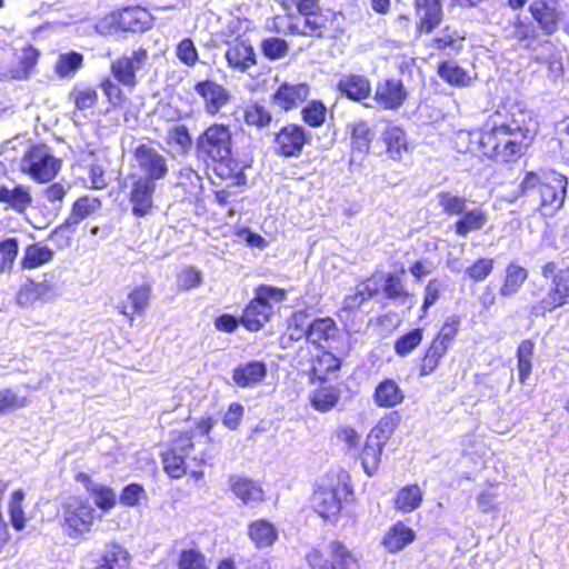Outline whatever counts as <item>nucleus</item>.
Segmentation results:
<instances>
[{"label":"nucleus","instance_id":"nucleus-1","mask_svg":"<svg viewBox=\"0 0 569 569\" xmlns=\"http://www.w3.org/2000/svg\"><path fill=\"white\" fill-rule=\"evenodd\" d=\"M526 116L511 113L503 120L492 119L486 124L483 133H476L478 147L482 156L496 163L516 162L531 146L535 132L526 122Z\"/></svg>","mask_w":569,"mask_h":569},{"label":"nucleus","instance_id":"nucleus-2","mask_svg":"<svg viewBox=\"0 0 569 569\" xmlns=\"http://www.w3.org/2000/svg\"><path fill=\"white\" fill-rule=\"evenodd\" d=\"M233 139L229 126L210 124L196 139L194 156L222 179H232L231 186H246L247 176L233 158Z\"/></svg>","mask_w":569,"mask_h":569},{"label":"nucleus","instance_id":"nucleus-3","mask_svg":"<svg viewBox=\"0 0 569 569\" xmlns=\"http://www.w3.org/2000/svg\"><path fill=\"white\" fill-rule=\"evenodd\" d=\"M567 184V177L553 170L527 171L508 201L525 197L541 216L553 217L563 206Z\"/></svg>","mask_w":569,"mask_h":569},{"label":"nucleus","instance_id":"nucleus-4","mask_svg":"<svg viewBox=\"0 0 569 569\" xmlns=\"http://www.w3.org/2000/svg\"><path fill=\"white\" fill-rule=\"evenodd\" d=\"M132 168L137 178L156 182L166 178L169 172L166 156L151 142L136 147L132 157Z\"/></svg>","mask_w":569,"mask_h":569},{"label":"nucleus","instance_id":"nucleus-5","mask_svg":"<svg viewBox=\"0 0 569 569\" xmlns=\"http://www.w3.org/2000/svg\"><path fill=\"white\" fill-rule=\"evenodd\" d=\"M22 171L40 182L50 181L60 169V161L54 158L44 144L32 147L21 160Z\"/></svg>","mask_w":569,"mask_h":569},{"label":"nucleus","instance_id":"nucleus-6","mask_svg":"<svg viewBox=\"0 0 569 569\" xmlns=\"http://www.w3.org/2000/svg\"><path fill=\"white\" fill-rule=\"evenodd\" d=\"M311 140L309 130L300 124L289 123L274 134V151L283 158H299L305 146L311 144Z\"/></svg>","mask_w":569,"mask_h":569},{"label":"nucleus","instance_id":"nucleus-7","mask_svg":"<svg viewBox=\"0 0 569 569\" xmlns=\"http://www.w3.org/2000/svg\"><path fill=\"white\" fill-rule=\"evenodd\" d=\"M565 305H569V267L558 270L553 276L547 295L531 307V315L543 317Z\"/></svg>","mask_w":569,"mask_h":569},{"label":"nucleus","instance_id":"nucleus-8","mask_svg":"<svg viewBox=\"0 0 569 569\" xmlns=\"http://www.w3.org/2000/svg\"><path fill=\"white\" fill-rule=\"evenodd\" d=\"M94 519V508L88 501L72 500L63 510V527L70 538L89 532Z\"/></svg>","mask_w":569,"mask_h":569},{"label":"nucleus","instance_id":"nucleus-9","mask_svg":"<svg viewBox=\"0 0 569 569\" xmlns=\"http://www.w3.org/2000/svg\"><path fill=\"white\" fill-rule=\"evenodd\" d=\"M415 39L431 34L443 21L442 0H413Z\"/></svg>","mask_w":569,"mask_h":569},{"label":"nucleus","instance_id":"nucleus-10","mask_svg":"<svg viewBox=\"0 0 569 569\" xmlns=\"http://www.w3.org/2000/svg\"><path fill=\"white\" fill-rule=\"evenodd\" d=\"M147 61L148 51L139 47L111 63L112 76L123 86L134 87L137 84L136 73L146 68Z\"/></svg>","mask_w":569,"mask_h":569},{"label":"nucleus","instance_id":"nucleus-11","mask_svg":"<svg viewBox=\"0 0 569 569\" xmlns=\"http://www.w3.org/2000/svg\"><path fill=\"white\" fill-rule=\"evenodd\" d=\"M56 295L53 276L44 273L41 281L28 279L17 293V302L21 307H29L38 300L49 301Z\"/></svg>","mask_w":569,"mask_h":569},{"label":"nucleus","instance_id":"nucleus-12","mask_svg":"<svg viewBox=\"0 0 569 569\" xmlns=\"http://www.w3.org/2000/svg\"><path fill=\"white\" fill-rule=\"evenodd\" d=\"M132 186L130 191V203L132 204V214L142 218L151 212L153 207V194L156 182L131 176Z\"/></svg>","mask_w":569,"mask_h":569},{"label":"nucleus","instance_id":"nucleus-13","mask_svg":"<svg viewBox=\"0 0 569 569\" xmlns=\"http://www.w3.org/2000/svg\"><path fill=\"white\" fill-rule=\"evenodd\" d=\"M0 203L4 209L23 213L32 204L30 187L11 182L0 186Z\"/></svg>","mask_w":569,"mask_h":569},{"label":"nucleus","instance_id":"nucleus-14","mask_svg":"<svg viewBox=\"0 0 569 569\" xmlns=\"http://www.w3.org/2000/svg\"><path fill=\"white\" fill-rule=\"evenodd\" d=\"M407 98V91L400 80L389 79L378 82L375 91V100L386 110H396L402 106Z\"/></svg>","mask_w":569,"mask_h":569},{"label":"nucleus","instance_id":"nucleus-15","mask_svg":"<svg viewBox=\"0 0 569 569\" xmlns=\"http://www.w3.org/2000/svg\"><path fill=\"white\" fill-rule=\"evenodd\" d=\"M194 90L202 98L204 109L209 114L218 113L230 99L229 92L221 84L211 80L198 82Z\"/></svg>","mask_w":569,"mask_h":569},{"label":"nucleus","instance_id":"nucleus-16","mask_svg":"<svg viewBox=\"0 0 569 569\" xmlns=\"http://www.w3.org/2000/svg\"><path fill=\"white\" fill-rule=\"evenodd\" d=\"M273 316V305L266 303L253 298L244 308L240 318V323L250 331H258L264 326V323L269 322Z\"/></svg>","mask_w":569,"mask_h":569},{"label":"nucleus","instance_id":"nucleus-17","mask_svg":"<svg viewBox=\"0 0 569 569\" xmlns=\"http://www.w3.org/2000/svg\"><path fill=\"white\" fill-rule=\"evenodd\" d=\"M100 199L83 196L72 204L71 212L68 218L57 227L54 236L60 234L67 228H76L82 220L90 217L101 208Z\"/></svg>","mask_w":569,"mask_h":569},{"label":"nucleus","instance_id":"nucleus-18","mask_svg":"<svg viewBox=\"0 0 569 569\" xmlns=\"http://www.w3.org/2000/svg\"><path fill=\"white\" fill-rule=\"evenodd\" d=\"M338 91L346 98L362 102L371 94V83L362 74H343L337 83Z\"/></svg>","mask_w":569,"mask_h":569},{"label":"nucleus","instance_id":"nucleus-19","mask_svg":"<svg viewBox=\"0 0 569 569\" xmlns=\"http://www.w3.org/2000/svg\"><path fill=\"white\" fill-rule=\"evenodd\" d=\"M309 96V86L306 83L281 84L272 97V101L276 106L280 107L284 111L297 108L300 103L307 100Z\"/></svg>","mask_w":569,"mask_h":569},{"label":"nucleus","instance_id":"nucleus-20","mask_svg":"<svg viewBox=\"0 0 569 569\" xmlns=\"http://www.w3.org/2000/svg\"><path fill=\"white\" fill-rule=\"evenodd\" d=\"M339 489L335 487L318 488L312 497L316 512L325 519L336 517L341 510Z\"/></svg>","mask_w":569,"mask_h":569},{"label":"nucleus","instance_id":"nucleus-21","mask_svg":"<svg viewBox=\"0 0 569 569\" xmlns=\"http://www.w3.org/2000/svg\"><path fill=\"white\" fill-rule=\"evenodd\" d=\"M228 483L232 493L242 501L243 505H252L263 501V490L253 480L240 477L230 476Z\"/></svg>","mask_w":569,"mask_h":569},{"label":"nucleus","instance_id":"nucleus-22","mask_svg":"<svg viewBox=\"0 0 569 569\" xmlns=\"http://www.w3.org/2000/svg\"><path fill=\"white\" fill-rule=\"evenodd\" d=\"M131 556L126 548L117 542L104 545L103 551L93 569H128Z\"/></svg>","mask_w":569,"mask_h":569},{"label":"nucleus","instance_id":"nucleus-23","mask_svg":"<svg viewBox=\"0 0 569 569\" xmlns=\"http://www.w3.org/2000/svg\"><path fill=\"white\" fill-rule=\"evenodd\" d=\"M117 23L123 31L143 32L151 27V14L143 8H126L118 13Z\"/></svg>","mask_w":569,"mask_h":569},{"label":"nucleus","instance_id":"nucleus-24","mask_svg":"<svg viewBox=\"0 0 569 569\" xmlns=\"http://www.w3.org/2000/svg\"><path fill=\"white\" fill-rule=\"evenodd\" d=\"M267 376V366L261 361L240 363L232 370V380L240 388L261 382Z\"/></svg>","mask_w":569,"mask_h":569},{"label":"nucleus","instance_id":"nucleus-25","mask_svg":"<svg viewBox=\"0 0 569 569\" xmlns=\"http://www.w3.org/2000/svg\"><path fill=\"white\" fill-rule=\"evenodd\" d=\"M529 11L535 21L539 24V28L547 36H551L558 30L560 20L559 13L546 1L535 0L529 7Z\"/></svg>","mask_w":569,"mask_h":569},{"label":"nucleus","instance_id":"nucleus-26","mask_svg":"<svg viewBox=\"0 0 569 569\" xmlns=\"http://www.w3.org/2000/svg\"><path fill=\"white\" fill-rule=\"evenodd\" d=\"M330 560H326L321 569H360L356 556L340 541H331L328 546Z\"/></svg>","mask_w":569,"mask_h":569},{"label":"nucleus","instance_id":"nucleus-27","mask_svg":"<svg viewBox=\"0 0 569 569\" xmlns=\"http://www.w3.org/2000/svg\"><path fill=\"white\" fill-rule=\"evenodd\" d=\"M415 539L416 532L403 522L398 521L389 528L383 537L382 545L389 552L396 553L410 545Z\"/></svg>","mask_w":569,"mask_h":569},{"label":"nucleus","instance_id":"nucleus-28","mask_svg":"<svg viewBox=\"0 0 569 569\" xmlns=\"http://www.w3.org/2000/svg\"><path fill=\"white\" fill-rule=\"evenodd\" d=\"M488 221V214L480 208L465 210L455 222L453 229L457 236L466 238L470 232L481 230Z\"/></svg>","mask_w":569,"mask_h":569},{"label":"nucleus","instance_id":"nucleus-29","mask_svg":"<svg viewBox=\"0 0 569 569\" xmlns=\"http://www.w3.org/2000/svg\"><path fill=\"white\" fill-rule=\"evenodd\" d=\"M528 279V270L515 262H511L506 268V276L499 295L502 298H511L516 296L522 284Z\"/></svg>","mask_w":569,"mask_h":569},{"label":"nucleus","instance_id":"nucleus-30","mask_svg":"<svg viewBox=\"0 0 569 569\" xmlns=\"http://www.w3.org/2000/svg\"><path fill=\"white\" fill-rule=\"evenodd\" d=\"M248 535L259 549L271 547L278 539L277 529L264 519L251 522L248 528Z\"/></svg>","mask_w":569,"mask_h":569},{"label":"nucleus","instance_id":"nucleus-31","mask_svg":"<svg viewBox=\"0 0 569 569\" xmlns=\"http://www.w3.org/2000/svg\"><path fill=\"white\" fill-rule=\"evenodd\" d=\"M226 59L231 67L241 71H244L256 64L253 48L243 41L229 47L226 52Z\"/></svg>","mask_w":569,"mask_h":569},{"label":"nucleus","instance_id":"nucleus-32","mask_svg":"<svg viewBox=\"0 0 569 569\" xmlns=\"http://www.w3.org/2000/svg\"><path fill=\"white\" fill-rule=\"evenodd\" d=\"M38 58L39 51L37 49L31 46L23 48L18 54V66L4 72L3 77L14 80L27 79L30 71L37 64Z\"/></svg>","mask_w":569,"mask_h":569},{"label":"nucleus","instance_id":"nucleus-33","mask_svg":"<svg viewBox=\"0 0 569 569\" xmlns=\"http://www.w3.org/2000/svg\"><path fill=\"white\" fill-rule=\"evenodd\" d=\"M53 251L41 243L29 244L23 252L20 266L21 269H36L53 259Z\"/></svg>","mask_w":569,"mask_h":569},{"label":"nucleus","instance_id":"nucleus-34","mask_svg":"<svg viewBox=\"0 0 569 569\" xmlns=\"http://www.w3.org/2000/svg\"><path fill=\"white\" fill-rule=\"evenodd\" d=\"M337 331L336 323L330 318H319L313 321L308 316V336L307 341L320 346L322 340L333 338Z\"/></svg>","mask_w":569,"mask_h":569},{"label":"nucleus","instance_id":"nucleus-35","mask_svg":"<svg viewBox=\"0 0 569 569\" xmlns=\"http://www.w3.org/2000/svg\"><path fill=\"white\" fill-rule=\"evenodd\" d=\"M403 400L399 386L390 379L380 382L375 390V401L379 407L392 408Z\"/></svg>","mask_w":569,"mask_h":569},{"label":"nucleus","instance_id":"nucleus-36","mask_svg":"<svg viewBox=\"0 0 569 569\" xmlns=\"http://www.w3.org/2000/svg\"><path fill=\"white\" fill-rule=\"evenodd\" d=\"M382 140L386 143L388 154L393 160L401 159L402 152L408 151L406 133L397 126L386 128Z\"/></svg>","mask_w":569,"mask_h":569},{"label":"nucleus","instance_id":"nucleus-37","mask_svg":"<svg viewBox=\"0 0 569 569\" xmlns=\"http://www.w3.org/2000/svg\"><path fill=\"white\" fill-rule=\"evenodd\" d=\"M303 16V23L308 37L323 38V31L328 29L329 16L320 11L319 4L316 8L300 12Z\"/></svg>","mask_w":569,"mask_h":569},{"label":"nucleus","instance_id":"nucleus-38","mask_svg":"<svg viewBox=\"0 0 569 569\" xmlns=\"http://www.w3.org/2000/svg\"><path fill=\"white\" fill-rule=\"evenodd\" d=\"M439 77L451 86L466 87L471 78L468 72L453 61H445L438 66Z\"/></svg>","mask_w":569,"mask_h":569},{"label":"nucleus","instance_id":"nucleus-39","mask_svg":"<svg viewBox=\"0 0 569 569\" xmlns=\"http://www.w3.org/2000/svg\"><path fill=\"white\" fill-rule=\"evenodd\" d=\"M151 296V287L148 284L140 286L138 288H134L128 296V300L131 303V311H128L127 307H118L120 309V312L127 317H130V320H132V315L134 313H142L148 303Z\"/></svg>","mask_w":569,"mask_h":569},{"label":"nucleus","instance_id":"nucleus-40","mask_svg":"<svg viewBox=\"0 0 569 569\" xmlns=\"http://www.w3.org/2000/svg\"><path fill=\"white\" fill-rule=\"evenodd\" d=\"M20 240L10 237L0 241V273H10L18 257Z\"/></svg>","mask_w":569,"mask_h":569},{"label":"nucleus","instance_id":"nucleus-41","mask_svg":"<svg viewBox=\"0 0 569 569\" xmlns=\"http://www.w3.org/2000/svg\"><path fill=\"white\" fill-rule=\"evenodd\" d=\"M375 133L365 121L352 124L351 141L355 152L367 154Z\"/></svg>","mask_w":569,"mask_h":569},{"label":"nucleus","instance_id":"nucleus-42","mask_svg":"<svg viewBox=\"0 0 569 569\" xmlns=\"http://www.w3.org/2000/svg\"><path fill=\"white\" fill-rule=\"evenodd\" d=\"M421 501L422 492L420 488L417 485L406 486L398 492L396 508L405 512H411L420 506Z\"/></svg>","mask_w":569,"mask_h":569},{"label":"nucleus","instance_id":"nucleus-43","mask_svg":"<svg viewBox=\"0 0 569 569\" xmlns=\"http://www.w3.org/2000/svg\"><path fill=\"white\" fill-rule=\"evenodd\" d=\"M447 350L446 346H440L432 341L421 358L419 376L426 377L432 373L437 369L441 358L447 353Z\"/></svg>","mask_w":569,"mask_h":569},{"label":"nucleus","instance_id":"nucleus-44","mask_svg":"<svg viewBox=\"0 0 569 569\" xmlns=\"http://www.w3.org/2000/svg\"><path fill=\"white\" fill-rule=\"evenodd\" d=\"M399 422L400 416L398 415L397 411L391 412L388 416H385L372 429L369 439L371 437H375L377 439V442H379L380 445H386V442L390 439Z\"/></svg>","mask_w":569,"mask_h":569},{"label":"nucleus","instance_id":"nucleus-45","mask_svg":"<svg viewBox=\"0 0 569 569\" xmlns=\"http://www.w3.org/2000/svg\"><path fill=\"white\" fill-rule=\"evenodd\" d=\"M308 336V313L306 311L295 312L289 319L287 333L283 339L299 341Z\"/></svg>","mask_w":569,"mask_h":569},{"label":"nucleus","instance_id":"nucleus-46","mask_svg":"<svg viewBox=\"0 0 569 569\" xmlns=\"http://www.w3.org/2000/svg\"><path fill=\"white\" fill-rule=\"evenodd\" d=\"M437 199L438 204L446 214L460 216L467 209V199L465 197L456 196L451 192H439Z\"/></svg>","mask_w":569,"mask_h":569},{"label":"nucleus","instance_id":"nucleus-47","mask_svg":"<svg viewBox=\"0 0 569 569\" xmlns=\"http://www.w3.org/2000/svg\"><path fill=\"white\" fill-rule=\"evenodd\" d=\"M83 56L79 52H68L59 56L54 67L59 77L72 76L82 66Z\"/></svg>","mask_w":569,"mask_h":569},{"label":"nucleus","instance_id":"nucleus-48","mask_svg":"<svg viewBox=\"0 0 569 569\" xmlns=\"http://www.w3.org/2000/svg\"><path fill=\"white\" fill-rule=\"evenodd\" d=\"M423 330L413 329L399 337L395 342V351L398 356L406 357L411 353L422 341Z\"/></svg>","mask_w":569,"mask_h":569},{"label":"nucleus","instance_id":"nucleus-49","mask_svg":"<svg viewBox=\"0 0 569 569\" xmlns=\"http://www.w3.org/2000/svg\"><path fill=\"white\" fill-rule=\"evenodd\" d=\"M186 457L187 456H184L182 453L168 450L162 456V463H163L164 471L171 478H174V479L181 478L187 471L186 462H184Z\"/></svg>","mask_w":569,"mask_h":569},{"label":"nucleus","instance_id":"nucleus-50","mask_svg":"<svg viewBox=\"0 0 569 569\" xmlns=\"http://www.w3.org/2000/svg\"><path fill=\"white\" fill-rule=\"evenodd\" d=\"M326 112V106L319 100H313L302 108L301 116L307 124L318 128L325 122Z\"/></svg>","mask_w":569,"mask_h":569},{"label":"nucleus","instance_id":"nucleus-51","mask_svg":"<svg viewBox=\"0 0 569 569\" xmlns=\"http://www.w3.org/2000/svg\"><path fill=\"white\" fill-rule=\"evenodd\" d=\"M24 499V492L19 489L16 490L10 499L9 502V513L12 527L20 531L24 528L26 519H24V512L22 509V501Z\"/></svg>","mask_w":569,"mask_h":569},{"label":"nucleus","instance_id":"nucleus-52","mask_svg":"<svg viewBox=\"0 0 569 569\" xmlns=\"http://www.w3.org/2000/svg\"><path fill=\"white\" fill-rule=\"evenodd\" d=\"M271 120V113L258 103L248 106L244 111V122L249 126H256L261 129L269 126Z\"/></svg>","mask_w":569,"mask_h":569},{"label":"nucleus","instance_id":"nucleus-53","mask_svg":"<svg viewBox=\"0 0 569 569\" xmlns=\"http://www.w3.org/2000/svg\"><path fill=\"white\" fill-rule=\"evenodd\" d=\"M459 40L458 31L450 26H446L432 38L430 47L440 51L455 49Z\"/></svg>","mask_w":569,"mask_h":569},{"label":"nucleus","instance_id":"nucleus-54","mask_svg":"<svg viewBox=\"0 0 569 569\" xmlns=\"http://www.w3.org/2000/svg\"><path fill=\"white\" fill-rule=\"evenodd\" d=\"M261 51L270 60H278L287 56L289 44L281 38H267L261 42Z\"/></svg>","mask_w":569,"mask_h":569},{"label":"nucleus","instance_id":"nucleus-55","mask_svg":"<svg viewBox=\"0 0 569 569\" xmlns=\"http://www.w3.org/2000/svg\"><path fill=\"white\" fill-rule=\"evenodd\" d=\"M70 99L73 100L78 110L83 111L96 104L98 93L92 88L77 86L71 90Z\"/></svg>","mask_w":569,"mask_h":569},{"label":"nucleus","instance_id":"nucleus-56","mask_svg":"<svg viewBox=\"0 0 569 569\" xmlns=\"http://www.w3.org/2000/svg\"><path fill=\"white\" fill-rule=\"evenodd\" d=\"M339 400V393L335 389H321L318 390L311 400L315 409L327 412L331 410Z\"/></svg>","mask_w":569,"mask_h":569},{"label":"nucleus","instance_id":"nucleus-57","mask_svg":"<svg viewBox=\"0 0 569 569\" xmlns=\"http://www.w3.org/2000/svg\"><path fill=\"white\" fill-rule=\"evenodd\" d=\"M142 499H147V492L144 488L138 483L126 486L119 497L120 503L126 507H138Z\"/></svg>","mask_w":569,"mask_h":569},{"label":"nucleus","instance_id":"nucleus-58","mask_svg":"<svg viewBox=\"0 0 569 569\" xmlns=\"http://www.w3.org/2000/svg\"><path fill=\"white\" fill-rule=\"evenodd\" d=\"M459 323L460 319L457 316H451L447 318L439 333L432 341L437 342L440 346H446V348L448 349L452 343L455 337L457 336Z\"/></svg>","mask_w":569,"mask_h":569},{"label":"nucleus","instance_id":"nucleus-59","mask_svg":"<svg viewBox=\"0 0 569 569\" xmlns=\"http://www.w3.org/2000/svg\"><path fill=\"white\" fill-rule=\"evenodd\" d=\"M383 446L385 445H380L379 442L376 445H370L368 442L366 445L361 455V460L362 466L368 475H372V472L377 469Z\"/></svg>","mask_w":569,"mask_h":569},{"label":"nucleus","instance_id":"nucleus-60","mask_svg":"<svg viewBox=\"0 0 569 569\" xmlns=\"http://www.w3.org/2000/svg\"><path fill=\"white\" fill-rule=\"evenodd\" d=\"M493 270V260L490 258L478 259L466 269V274L473 281H483Z\"/></svg>","mask_w":569,"mask_h":569},{"label":"nucleus","instance_id":"nucleus-61","mask_svg":"<svg viewBox=\"0 0 569 569\" xmlns=\"http://www.w3.org/2000/svg\"><path fill=\"white\" fill-rule=\"evenodd\" d=\"M179 569H207L206 557L194 549L183 550L178 562Z\"/></svg>","mask_w":569,"mask_h":569},{"label":"nucleus","instance_id":"nucleus-62","mask_svg":"<svg viewBox=\"0 0 569 569\" xmlns=\"http://www.w3.org/2000/svg\"><path fill=\"white\" fill-rule=\"evenodd\" d=\"M91 495L94 496L96 506L103 511H109L116 506V493L111 488L107 486L99 485L96 490L91 492Z\"/></svg>","mask_w":569,"mask_h":569},{"label":"nucleus","instance_id":"nucleus-63","mask_svg":"<svg viewBox=\"0 0 569 569\" xmlns=\"http://www.w3.org/2000/svg\"><path fill=\"white\" fill-rule=\"evenodd\" d=\"M382 290L386 297L392 300L408 296L401 279L395 273L386 276Z\"/></svg>","mask_w":569,"mask_h":569},{"label":"nucleus","instance_id":"nucleus-64","mask_svg":"<svg viewBox=\"0 0 569 569\" xmlns=\"http://www.w3.org/2000/svg\"><path fill=\"white\" fill-rule=\"evenodd\" d=\"M561 157L569 163V117L556 123Z\"/></svg>","mask_w":569,"mask_h":569}]
</instances>
